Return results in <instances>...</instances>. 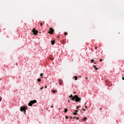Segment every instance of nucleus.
Returning <instances> with one entry per match:
<instances>
[{
	"label": "nucleus",
	"instance_id": "nucleus-7",
	"mask_svg": "<svg viewBox=\"0 0 124 124\" xmlns=\"http://www.w3.org/2000/svg\"><path fill=\"white\" fill-rule=\"evenodd\" d=\"M87 120H88V118H87V117H84V118L83 119V122H86V121H87Z\"/></svg>",
	"mask_w": 124,
	"mask_h": 124
},
{
	"label": "nucleus",
	"instance_id": "nucleus-8",
	"mask_svg": "<svg viewBox=\"0 0 124 124\" xmlns=\"http://www.w3.org/2000/svg\"><path fill=\"white\" fill-rule=\"evenodd\" d=\"M93 67H94V68H95V70H97V69H98V68H97V67H96L95 65H93Z\"/></svg>",
	"mask_w": 124,
	"mask_h": 124
},
{
	"label": "nucleus",
	"instance_id": "nucleus-11",
	"mask_svg": "<svg viewBox=\"0 0 124 124\" xmlns=\"http://www.w3.org/2000/svg\"><path fill=\"white\" fill-rule=\"evenodd\" d=\"M75 79L76 81H77V80L78 79V77L77 76L75 77Z\"/></svg>",
	"mask_w": 124,
	"mask_h": 124
},
{
	"label": "nucleus",
	"instance_id": "nucleus-28",
	"mask_svg": "<svg viewBox=\"0 0 124 124\" xmlns=\"http://www.w3.org/2000/svg\"><path fill=\"white\" fill-rule=\"evenodd\" d=\"M74 94H76V93L75 92H74Z\"/></svg>",
	"mask_w": 124,
	"mask_h": 124
},
{
	"label": "nucleus",
	"instance_id": "nucleus-31",
	"mask_svg": "<svg viewBox=\"0 0 124 124\" xmlns=\"http://www.w3.org/2000/svg\"><path fill=\"white\" fill-rule=\"evenodd\" d=\"M122 79H123V80H124V78L123 77V78H122Z\"/></svg>",
	"mask_w": 124,
	"mask_h": 124
},
{
	"label": "nucleus",
	"instance_id": "nucleus-16",
	"mask_svg": "<svg viewBox=\"0 0 124 124\" xmlns=\"http://www.w3.org/2000/svg\"><path fill=\"white\" fill-rule=\"evenodd\" d=\"M93 62H94V60L93 59H92L91 62L93 63Z\"/></svg>",
	"mask_w": 124,
	"mask_h": 124
},
{
	"label": "nucleus",
	"instance_id": "nucleus-37",
	"mask_svg": "<svg viewBox=\"0 0 124 124\" xmlns=\"http://www.w3.org/2000/svg\"><path fill=\"white\" fill-rule=\"evenodd\" d=\"M70 119H72V117H70Z\"/></svg>",
	"mask_w": 124,
	"mask_h": 124
},
{
	"label": "nucleus",
	"instance_id": "nucleus-29",
	"mask_svg": "<svg viewBox=\"0 0 124 124\" xmlns=\"http://www.w3.org/2000/svg\"><path fill=\"white\" fill-rule=\"evenodd\" d=\"M95 49L96 50L97 49V47H95Z\"/></svg>",
	"mask_w": 124,
	"mask_h": 124
},
{
	"label": "nucleus",
	"instance_id": "nucleus-34",
	"mask_svg": "<svg viewBox=\"0 0 124 124\" xmlns=\"http://www.w3.org/2000/svg\"><path fill=\"white\" fill-rule=\"evenodd\" d=\"M85 79H88V78H85Z\"/></svg>",
	"mask_w": 124,
	"mask_h": 124
},
{
	"label": "nucleus",
	"instance_id": "nucleus-9",
	"mask_svg": "<svg viewBox=\"0 0 124 124\" xmlns=\"http://www.w3.org/2000/svg\"><path fill=\"white\" fill-rule=\"evenodd\" d=\"M49 59H50L51 60V61H53V60H54V58H53L52 57V56L50 55V56L49 57Z\"/></svg>",
	"mask_w": 124,
	"mask_h": 124
},
{
	"label": "nucleus",
	"instance_id": "nucleus-19",
	"mask_svg": "<svg viewBox=\"0 0 124 124\" xmlns=\"http://www.w3.org/2000/svg\"><path fill=\"white\" fill-rule=\"evenodd\" d=\"M40 76H41V77L43 76V73H41V74H40Z\"/></svg>",
	"mask_w": 124,
	"mask_h": 124
},
{
	"label": "nucleus",
	"instance_id": "nucleus-2",
	"mask_svg": "<svg viewBox=\"0 0 124 124\" xmlns=\"http://www.w3.org/2000/svg\"><path fill=\"white\" fill-rule=\"evenodd\" d=\"M28 109V108L27 107H21L20 110L21 111V112H24V113H26V110Z\"/></svg>",
	"mask_w": 124,
	"mask_h": 124
},
{
	"label": "nucleus",
	"instance_id": "nucleus-4",
	"mask_svg": "<svg viewBox=\"0 0 124 124\" xmlns=\"http://www.w3.org/2000/svg\"><path fill=\"white\" fill-rule=\"evenodd\" d=\"M32 32L33 33V34L34 35H36L37 34V33H38V31H36V30H35V29H33V30H32Z\"/></svg>",
	"mask_w": 124,
	"mask_h": 124
},
{
	"label": "nucleus",
	"instance_id": "nucleus-38",
	"mask_svg": "<svg viewBox=\"0 0 124 124\" xmlns=\"http://www.w3.org/2000/svg\"><path fill=\"white\" fill-rule=\"evenodd\" d=\"M73 119H75V117H73Z\"/></svg>",
	"mask_w": 124,
	"mask_h": 124
},
{
	"label": "nucleus",
	"instance_id": "nucleus-1",
	"mask_svg": "<svg viewBox=\"0 0 124 124\" xmlns=\"http://www.w3.org/2000/svg\"><path fill=\"white\" fill-rule=\"evenodd\" d=\"M71 100H75L77 102H80L81 98L78 97V95H76L71 99Z\"/></svg>",
	"mask_w": 124,
	"mask_h": 124
},
{
	"label": "nucleus",
	"instance_id": "nucleus-23",
	"mask_svg": "<svg viewBox=\"0 0 124 124\" xmlns=\"http://www.w3.org/2000/svg\"><path fill=\"white\" fill-rule=\"evenodd\" d=\"M65 119H68V116H66L65 117Z\"/></svg>",
	"mask_w": 124,
	"mask_h": 124
},
{
	"label": "nucleus",
	"instance_id": "nucleus-10",
	"mask_svg": "<svg viewBox=\"0 0 124 124\" xmlns=\"http://www.w3.org/2000/svg\"><path fill=\"white\" fill-rule=\"evenodd\" d=\"M51 44L54 45V44H55V41H51Z\"/></svg>",
	"mask_w": 124,
	"mask_h": 124
},
{
	"label": "nucleus",
	"instance_id": "nucleus-35",
	"mask_svg": "<svg viewBox=\"0 0 124 124\" xmlns=\"http://www.w3.org/2000/svg\"><path fill=\"white\" fill-rule=\"evenodd\" d=\"M100 110H102V108H100Z\"/></svg>",
	"mask_w": 124,
	"mask_h": 124
},
{
	"label": "nucleus",
	"instance_id": "nucleus-33",
	"mask_svg": "<svg viewBox=\"0 0 124 124\" xmlns=\"http://www.w3.org/2000/svg\"><path fill=\"white\" fill-rule=\"evenodd\" d=\"M68 102H70V100H68Z\"/></svg>",
	"mask_w": 124,
	"mask_h": 124
},
{
	"label": "nucleus",
	"instance_id": "nucleus-26",
	"mask_svg": "<svg viewBox=\"0 0 124 124\" xmlns=\"http://www.w3.org/2000/svg\"><path fill=\"white\" fill-rule=\"evenodd\" d=\"M100 62H102V59L100 60Z\"/></svg>",
	"mask_w": 124,
	"mask_h": 124
},
{
	"label": "nucleus",
	"instance_id": "nucleus-17",
	"mask_svg": "<svg viewBox=\"0 0 124 124\" xmlns=\"http://www.w3.org/2000/svg\"><path fill=\"white\" fill-rule=\"evenodd\" d=\"M64 34H65V35H67V32H64Z\"/></svg>",
	"mask_w": 124,
	"mask_h": 124
},
{
	"label": "nucleus",
	"instance_id": "nucleus-21",
	"mask_svg": "<svg viewBox=\"0 0 124 124\" xmlns=\"http://www.w3.org/2000/svg\"><path fill=\"white\" fill-rule=\"evenodd\" d=\"M45 89H47V85H46V86H45Z\"/></svg>",
	"mask_w": 124,
	"mask_h": 124
},
{
	"label": "nucleus",
	"instance_id": "nucleus-40",
	"mask_svg": "<svg viewBox=\"0 0 124 124\" xmlns=\"http://www.w3.org/2000/svg\"><path fill=\"white\" fill-rule=\"evenodd\" d=\"M86 108H87V106H85Z\"/></svg>",
	"mask_w": 124,
	"mask_h": 124
},
{
	"label": "nucleus",
	"instance_id": "nucleus-18",
	"mask_svg": "<svg viewBox=\"0 0 124 124\" xmlns=\"http://www.w3.org/2000/svg\"><path fill=\"white\" fill-rule=\"evenodd\" d=\"M73 114H74V115H77L78 113H77V112H74Z\"/></svg>",
	"mask_w": 124,
	"mask_h": 124
},
{
	"label": "nucleus",
	"instance_id": "nucleus-32",
	"mask_svg": "<svg viewBox=\"0 0 124 124\" xmlns=\"http://www.w3.org/2000/svg\"><path fill=\"white\" fill-rule=\"evenodd\" d=\"M77 120H78L79 119V117H77Z\"/></svg>",
	"mask_w": 124,
	"mask_h": 124
},
{
	"label": "nucleus",
	"instance_id": "nucleus-12",
	"mask_svg": "<svg viewBox=\"0 0 124 124\" xmlns=\"http://www.w3.org/2000/svg\"><path fill=\"white\" fill-rule=\"evenodd\" d=\"M69 97L72 98H73V97H73V96L72 95V94H71V95L69 96Z\"/></svg>",
	"mask_w": 124,
	"mask_h": 124
},
{
	"label": "nucleus",
	"instance_id": "nucleus-14",
	"mask_svg": "<svg viewBox=\"0 0 124 124\" xmlns=\"http://www.w3.org/2000/svg\"><path fill=\"white\" fill-rule=\"evenodd\" d=\"M52 93H57V91L54 90V91H52Z\"/></svg>",
	"mask_w": 124,
	"mask_h": 124
},
{
	"label": "nucleus",
	"instance_id": "nucleus-20",
	"mask_svg": "<svg viewBox=\"0 0 124 124\" xmlns=\"http://www.w3.org/2000/svg\"><path fill=\"white\" fill-rule=\"evenodd\" d=\"M79 108H80V107L77 106V109H79Z\"/></svg>",
	"mask_w": 124,
	"mask_h": 124
},
{
	"label": "nucleus",
	"instance_id": "nucleus-39",
	"mask_svg": "<svg viewBox=\"0 0 124 124\" xmlns=\"http://www.w3.org/2000/svg\"><path fill=\"white\" fill-rule=\"evenodd\" d=\"M94 63H96V62H95Z\"/></svg>",
	"mask_w": 124,
	"mask_h": 124
},
{
	"label": "nucleus",
	"instance_id": "nucleus-25",
	"mask_svg": "<svg viewBox=\"0 0 124 124\" xmlns=\"http://www.w3.org/2000/svg\"><path fill=\"white\" fill-rule=\"evenodd\" d=\"M82 110H83V111H86V109H85L84 108H82Z\"/></svg>",
	"mask_w": 124,
	"mask_h": 124
},
{
	"label": "nucleus",
	"instance_id": "nucleus-3",
	"mask_svg": "<svg viewBox=\"0 0 124 124\" xmlns=\"http://www.w3.org/2000/svg\"><path fill=\"white\" fill-rule=\"evenodd\" d=\"M34 103H36V100L31 101L30 103L28 104V105L29 106H32V104H34Z\"/></svg>",
	"mask_w": 124,
	"mask_h": 124
},
{
	"label": "nucleus",
	"instance_id": "nucleus-22",
	"mask_svg": "<svg viewBox=\"0 0 124 124\" xmlns=\"http://www.w3.org/2000/svg\"><path fill=\"white\" fill-rule=\"evenodd\" d=\"M43 89H44V87H42L40 89V90H43Z\"/></svg>",
	"mask_w": 124,
	"mask_h": 124
},
{
	"label": "nucleus",
	"instance_id": "nucleus-36",
	"mask_svg": "<svg viewBox=\"0 0 124 124\" xmlns=\"http://www.w3.org/2000/svg\"><path fill=\"white\" fill-rule=\"evenodd\" d=\"M76 112H78V110H76Z\"/></svg>",
	"mask_w": 124,
	"mask_h": 124
},
{
	"label": "nucleus",
	"instance_id": "nucleus-27",
	"mask_svg": "<svg viewBox=\"0 0 124 124\" xmlns=\"http://www.w3.org/2000/svg\"><path fill=\"white\" fill-rule=\"evenodd\" d=\"M40 25L42 26V23H40Z\"/></svg>",
	"mask_w": 124,
	"mask_h": 124
},
{
	"label": "nucleus",
	"instance_id": "nucleus-30",
	"mask_svg": "<svg viewBox=\"0 0 124 124\" xmlns=\"http://www.w3.org/2000/svg\"><path fill=\"white\" fill-rule=\"evenodd\" d=\"M0 101H1V98L0 97Z\"/></svg>",
	"mask_w": 124,
	"mask_h": 124
},
{
	"label": "nucleus",
	"instance_id": "nucleus-5",
	"mask_svg": "<svg viewBox=\"0 0 124 124\" xmlns=\"http://www.w3.org/2000/svg\"><path fill=\"white\" fill-rule=\"evenodd\" d=\"M48 32L50 34H53V32H54V29H53V28H50L49 29V31Z\"/></svg>",
	"mask_w": 124,
	"mask_h": 124
},
{
	"label": "nucleus",
	"instance_id": "nucleus-15",
	"mask_svg": "<svg viewBox=\"0 0 124 124\" xmlns=\"http://www.w3.org/2000/svg\"><path fill=\"white\" fill-rule=\"evenodd\" d=\"M37 81H38V82H41V79L38 78V79H37Z\"/></svg>",
	"mask_w": 124,
	"mask_h": 124
},
{
	"label": "nucleus",
	"instance_id": "nucleus-13",
	"mask_svg": "<svg viewBox=\"0 0 124 124\" xmlns=\"http://www.w3.org/2000/svg\"><path fill=\"white\" fill-rule=\"evenodd\" d=\"M67 109H66V108H64V112H65V113H66V112H67Z\"/></svg>",
	"mask_w": 124,
	"mask_h": 124
},
{
	"label": "nucleus",
	"instance_id": "nucleus-24",
	"mask_svg": "<svg viewBox=\"0 0 124 124\" xmlns=\"http://www.w3.org/2000/svg\"><path fill=\"white\" fill-rule=\"evenodd\" d=\"M53 107H54V106H51L50 107V108H53Z\"/></svg>",
	"mask_w": 124,
	"mask_h": 124
},
{
	"label": "nucleus",
	"instance_id": "nucleus-6",
	"mask_svg": "<svg viewBox=\"0 0 124 124\" xmlns=\"http://www.w3.org/2000/svg\"><path fill=\"white\" fill-rule=\"evenodd\" d=\"M59 83L60 85H62V80L59 79Z\"/></svg>",
	"mask_w": 124,
	"mask_h": 124
}]
</instances>
